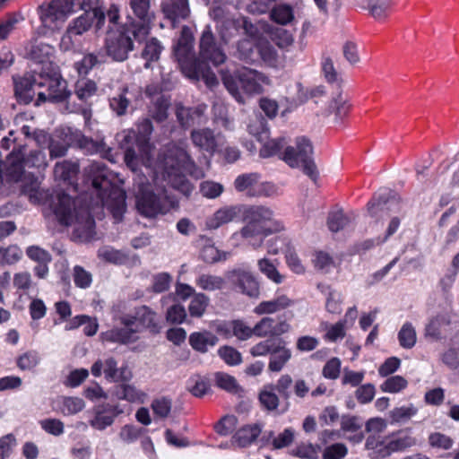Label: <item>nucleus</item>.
<instances>
[{
  "label": "nucleus",
  "mask_w": 459,
  "mask_h": 459,
  "mask_svg": "<svg viewBox=\"0 0 459 459\" xmlns=\"http://www.w3.org/2000/svg\"><path fill=\"white\" fill-rule=\"evenodd\" d=\"M123 327H114L102 333L103 340L119 344H129L139 340V333L144 331L156 335L161 331L159 315L146 305L134 307L133 314L119 318Z\"/></svg>",
  "instance_id": "nucleus-1"
},
{
  "label": "nucleus",
  "mask_w": 459,
  "mask_h": 459,
  "mask_svg": "<svg viewBox=\"0 0 459 459\" xmlns=\"http://www.w3.org/2000/svg\"><path fill=\"white\" fill-rule=\"evenodd\" d=\"M85 178L91 182L101 202L111 213L116 222L123 220L126 211V192L112 183V173L108 166L100 161L91 162L84 170Z\"/></svg>",
  "instance_id": "nucleus-2"
},
{
  "label": "nucleus",
  "mask_w": 459,
  "mask_h": 459,
  "mask_svg": "<svg viewBox=\"0 0 459 459\" xmlns=\"http://www.w3.org/2000/svg\"><path fill=\"white\" fill-rule=\"evenodd\" d=\"M295 143V147L288 146L281 152L286 144L284 137L268 140L260 148L259 156L265 159L279 155L290 167H302L304 174L316 182L318 178V171L312 159L313 146L310 140L305 136H300L296 139Z\"/></svg>",
  "instance_id": "nucleus-3"
},
{
  "label": "nucleus",
  "mask_w": 459,
  "mask_h": 459,
  "mask_svg": "<svg viewBox=\"0 0 459 459\" xmlns=\"http://www.w3.org/2000/svg\"><path fill=\"white\" fill-rule=\"evenodd\" d=\"M59 225H74L72 238L75 241L93 239L96 225L91 204L83 196L72 198L59 191Z\"/></svg>",
  "instance_id": "nucleus-4"
},
{
  "label": "nucleus",
  "mask_w": 459,
  "mask_h": 459,
  "mask_svg": "<svg viewBox=\"0 0 459 459\" xmlns=\"http://www.w3.org/2000/svg\"><path fill=\"white\" fill-rule=\"evenodd\" d=\"M242 216L246 225L232 238H240L254 247H260L264 238L285 229L282 221L273 219V212L263 205L244 206Z\"/></svg>",
  "instance_id": "nucleus-5"
},
{
  "label": "nucleus",
  "mask_w": 459,
  "mask_h": 459,
  "mask_svg": "<svg viewBox=\"0 0 459 459\" xmlns=\"http://www.w3.org/2000/svg\"><path fill=\"white\" fill-rule=\"evenodd\" d=\"M30 55L35 61L41 64V74L49 78L48 89L38 93L36 105L46 101L56 103L57 101V78L56 77L57 64L55 47L46 42H39L32 47Z\"/></svg>",
  "instance_id": "nucleus-6"
},
{
  "label": "nucleus",
  "mask_w": 459,
  "mask_h": 459,
  "mask_svg": "<svg viewBox=\"0 0 459 459\" xmlns=\"http://www.w3.org/2000/svg\"><path fill=\"white\" fill-rule=\"evenodd\" d=\"M61 86V76L59 75V87ZM98 92V85L95 81L89 78L78 79L74 84V94L81 101L80 104H70L68 101L71 92L59 89V106L65 102V109L69 113L80 114L84 119L86 126H90L92 117V104L89 100Z\"/></svg>",
  "instance_id": "nucleus-7"
},
{
  "label": "nucleus",
  "mask_w": 459,
  "mask_h": 459,
  "mask_svg": "<svg viewBox=\"0 0 459 459\" xmlns=\"http://www.w3.org/2000/svg\"><path fill=\"white\" fill-rule=\"evenodd\" d=\"M417 440L411 436V429H399L388 436L369 435L365 446L372 450L377 457L385 458L393 453L403 451L415 446Z\"/></svg>",
  "instance_id": "nucleus-8"
},
{
  "label": "nucleus",
  "mask_w": 459,
  "mask_h": 459,
  "mask_svg": "<svg viewBox=\"0 0 459 459\" xmlns=\"http://www.w3.org/2000/svg\"><path fill=\"white\" fill-rule=\"evenodd\" d=\"M132 15L126 17V26L134 31V39L138 43H143L152 30L156 20V13L152 7L151 0H129Z\"/></svg>",
  "instance_id": "nucleus-9"
},
{
  "label": "nucleus",
  "mask_w": 459,
  "mask_h": 459,
  "mask_svg": "<svg viewBox=\"0 0 459 459\" xmlns=\"http://www.w3.org/2000/svg\"><path fill=\"white\" fill-rule=\"evenodd\" d=\"M21 194L28 196L32 204H41L43 206V214L46 218L57 221V204H56V195L40 187L38 178L32 174L27 173L18 183Z\"/></svg>",
  "instance_id": "nucleus-10"
},
{
  "label": "nucleus",
  "mask_w": 459,
  "mask_h": 459,
  "mask_svg": "<svg viewBox=\"0 0 459 459\" xmlns=\"http://www.w3.org/2000/svg\"><path fill=\"white\" fill-rule=\"evenodd\" d=\"M135 204L139 213L146 218H155L159 214H166L178 206V202L165 192L155 194L145 186H142L136 196Z\"/></svg>",
  "instance_id": "nucleus-11"
},
{
  "label": "nucleus",
  "mask_w": 459,
  "mask_h": 459,
  "mask_svg": "<svg viewBox=\"0 0 459 459\" xmlns=\"http://www.w3.org/2000/svg\"><path fill=\"white\" fill-rule=\"evenodd\" d=\"M262 74L255 70L243 67L234 74L224 75L223 84L230 93L238 100L241 98V91L247 94H258L263 91L261 85Z\"/></svg>",
  "instance_id": "nucleus-12"
},
{
  "label": "nucleus",
  "mask_w": 459,
  "mask_h": 459,
  "mask_svg": "<svg viewBox=\"0 0 459 459\" xmlns=\"http://www.w3.org/2000/svg\"><path fill=\"white\" fill-rule=\"evenodd\" d=\"M195 168V164L190 155L184 150H178L176 153V164L167 166L165 172L169 182L175 189L188 195L193 190V186L185 173L192 175Z\"/></svg>",
  "instance_id": "nucleus-13"
},
{
  "label": "nucleus",
  "mask_w": 459,
  "mask_h": 459,
  "mask_svg": "<svg viewBox=\"0 0 459 459\" xmlns=\"http://www.w3.org/2000/svg\"><path fill=\"white\" fill-rule=\"evenodd\" d=\"M133 31L126 23L120 25L116 30L109 31L105 41L108 56L117 62L127 59L128 54L134 48Z\"/></svg>",
  "instance_id": "nucleus-14"
},
{
  "label": "nucleus",
  "mask_w": 459,
  "mask_h": 459,
  "mask_svg": "<svg viewBox=\"0 0 459 459\" xmlns=\"http://www.w3.org/2000/svg\"><path fill=\"white\" fill-rule=\"evenodd\" d=\"M96 20V27L100 29L105 23V13L101 9H94L93 13L84 12L79 17L74 19L69 24L65 33L62 36L59 47L68 50L74 45L73 38L81 36L88 31Z\"/></svg>",
  "instance_id": "nucleus-15"
},
{
  "label": "nucleus",
  "mask_w": 459,
  "mask_h": 459,
  "mask_svg": "<svg viewBox=\"0 0 459 459\" xmlns=\"http://www.w3.org/2000/svg\"><path fill=\"white\" fill-rule=\"evenodd\" d=\"M227 278L239 293L250 299L259 298L260 282L250 271L241 268L233 269L227 273Z\"/></svg>",
  "instance_id": "nucleus-16"
},
{
  "label": "nucleus",
  "mask_w": 459,
  "mask_h": 459,
  "mask_svg": "<svg viewBox=\"0 0 459 459\" xmlns=\"http://www.w3.org/2000/svg\"><path fill=\"white\" fill-rule=\"evenodd\" d=\"M199 58L205 62H211L214 65H220L226 60V55L217 45L215 37L210 26L204 30L199 42Z\"/></svg>",
  "instance_id": "nucleus-17"
},
{
  "label": "nucleus",
  "mask_w": 459,
  "mask_h": 459,
  "mask_svg": "<svg viewBox=\"0 0 459 459\" xmlns=\"http://www.w3.org/2000/svg\"><path fill=\"white\" fill-rule=\"evenodd\" d=\"M153 131L152 123L150 118H143L136 124L135 130L127 132L124 142L130 143L134 140L138 152L143 156H149L152 151L150 143L151 135Z\"/></svg>",
  "instance_id": "nucleus-18"
},
{
  "label": "nucleus",
  "mask_w": 459,
  "mask_h": 459,
  "mask_svg": "<svg viewBox=\"0 0 459 459\" xmlns=\"http://www.w3.org/2000/svg\"><path fill=\"white\" fill-rule=\"evenodd\" d=\"M291 325L286 319L264 316L255 323L254 331L255 337L273 339L289 333Z\"/></svg>",
  "instance_id": "nucleus-19"
},
{
  "label": "nucleus",
  "mask_w": 459,
  "mask_h": 459,
  "mask_svg": "<svg viewBox=\"0 0 459 459\" xmlns=\"http://www.w3.org/2000/svg\"><path fill=\"white\" fill-rule=\"evenodd\" d=\"M102 371L107 380L109 381H128L130 380L132 374L125 368H117V362L113 357L107 358L105 360H96L91 368V372L95 377L101 376Z\"/></svg>",
  "instance_id": "nucleus-20"
},
{
  "label": "nucleus",
  "mask_w": 459,
  "mask_h": 459,
  "mask_svg": "<svg viewBox=\"0 0 459 459\" xmlns=\"http://www.w3.org/2000/svg\"><path fill=\"white\" fill-rule=\"evenodd\" d=\"M174 53L181 71L185 70L186 65L189 66L194 61L199 59L194 53V36L189 27L183 26Z\"/></svg>",
  "instance_id": "nucleus-21"
},
{
  "label": "nucleus",
  "mask_w": 459,
  "mask_h": 459,
  "mask_svg": "<svg viewBox=\"0 0 459 459\" xmlns=\"http://www.w3.org/2000/svg\"><path fill=\"white\" fill-rule=\"evenodd\" d=\"M23 162V149L20 147L13 150L6 159L4 169L0 171V178L3 181L18 184L25 173Z\"/></svg>",
  "instance_id": "nucleus-22"
},
{
  "label": "nucleus",
  "mask_w": 459,
  "mask_h": 459,
  "mask_svg": "<svg viewBox=\"0 0 459 459\" xmlns=\"http://www.w3.org/2000/svg\"><path fill=\"white\" fill-rule=\"evenodd\" d=\"M296 301L287 294L276 291L274 297L268 300H263L253 309L256 316H269L284 311L294 306Z\"/></svg>",
  "instance_id": "nucleus-23"
},
{
  "label": "nucleus",
  "mask_w": 459,
  "mask_h": 459,
  "mask_svg": "<svg viewBox=\"0 0 459 459\" xmlns=\"http://www.w3.org/2000/svg\"><path fill=\"white\" fill-rule=\"evenodd\" d=\"M260 178L257 172L243 173L234 180V187L238 192H246L250 197L260 196L270 186L269 183H263L257 188Z\"/></svg>",
  "instance_id": "nucleus-24"
},
{
  "label": "nucleus",
  "mask_w": 459,
  "mask_h": 459,
  "mask_svg": "<svg viewBox=\"0 0 459 459\" xmlns=\"http://www.w3.org/2000/svg\"><path fill=\"white\" fill-rule=\"evenodd\" d=\"M244 205H225L218 209L205 221L208 230H217L218 228L232 222L242 215Z\"/></svg>",
  "instance_id": "nucleus-25"
},
{
  "label": "nucleus",
  "mask_w": 459,
  "mask_h": 459,
  "mask_svg": "<svg viewBox=\"0 0 459 459\" xmlns=\"http://www.w3.org/2000/svg\"><path fill=\"white\" fill-rule=\"evenodd\" d=\"M182 73L189 79L199 81L202 79L209 87L218 84V80L208 63L200 58L194 61L191 65L185 66Z\"/></svg>",
  "instance_id": "nucleus-26"
},
{
  "label": "nucleus",
  "mask_w": 459,
  "mask_h": 459,
  "mask_svg": "<svg viewBox=\"0 0 459 459\" xmlns=\"http://www.w3.org/2000/svg\"><path fill=\"white\" fill-rule=\"evenodd\" d=\"M39 17L42 23L40 33L54 35L57 30V0H51L39 6Z\"/></svg>",
  "instance_id": "nucleus-27"
},
{
  "label": "nucleus",
  "mask_w": 459,
  "mask_h": 459,
  "mask_svg": "<svg viewBox=\"0 0 459 459\" xmlns=\"http://www.w3.org/2000/svg\"><path fill=\"white\" fill-rule=\"evenodd\" d=\"M161 10L173 26L181 20L187 19L190 14L188 0H165L161 4Z\"/></svg>",
  "instance_id": "nucleus-28"
},
{
  "label": "nucleus",
  "mask_w": 459,
  "mask_h": 459,
  "mask_svg": "<svg viewBox=\"0 0 459 459\" xmlns=\"http://www.w3.org/2000/svg\"><path fill=\"white\" fill-rule=\"evenodd\" d=\"M292 357V351L287 347V343L283 339H277L275 348L270 354L268 362V370L270 372L281 371Z\"/></svg>",
  "instance_id": "nucleus-29"
},
{
  "label": "nucleus",
  "mask_w": 459,
  "mask_h": 459,
  "mask_svg": "<svg viewBox=\"0 0 459 459\" xmlns=\"http://www.w3.org/2000/svg\"><path fill=\"white\" fill-rule=\"evenodd\" d=\"M218 333H222L229 336L230 333L239 341H247L252 336H255V326L250 327L242 319H235L229 323V325H220L216 328Z\"/></svg>",
  "instance_id": "nucleus-30"
},
{
  "label": "nucleus",
  "mask_w": 459,
  "mask_h": 459,
  "mask_svg": "<svg viewBox=\"0 0 459 459\" xmlns=\"http://www.w3.org/2000/svg\"><path fill=\"white\" fill-rule=\"evenodd\" d=\"M121 413H123V410L118 404H105L96 412L94 418L91 420V426L99 430L105 429Z\"/></svg>",
  "instance_id": "nucleus-31"
},
{
  "label": "nucleus",
  "mask_w": 459,
  "mask_h": 459,
  "mask_svg": "<svg viewBox=\"0 0 459 459\" xmlns=\"http://www.w3.org/2000/svg\"><path fill=\"white\" fill-rule=\"evenodd\" d=\"M191 140L195 146L212 155L218 147L216 136L209 128L195 129L191 132Z\"/></svg>",
  "instance_id": "nucleus-32"
},
{
  "label": "nucleus",
  "mask_w": 459,
  "mask_h": 459,
  "mask_svg": "<svg viewBox=\"0 0 459 459\" xmlns=\"http://www.w3.org/2000/svg\"><path fill=\"white\" fill-rule=\"evenodd\" d=\"M218 342L217 335L208 330L193 332L188 337L189 345L200 353H206L209 348L214 347Z\"/></svg>",
  "instance_id": "nucleus-33"
},
{
  "label": "nucleus",
  "mask_w": 459,
  "mask_h": 459,
  "mask_svg": "<svg viewBox=\"0 0 459 459\" xmlns=\"http://www.w3.org/2000/svg\"><path fill=\"white\" fill-rule=\"evenodd\" d=\"M14 92L20 103L29 104L34 97L33 85L35 82L34 76L25 74L22 77H14Z\"/></svg>",
  "instance_id": "nucleus-34"
},
{
  "label": "nucleus",
  "mask_w": 459,
  "mask_h": 459,
  "mask_svg": "<svg viewBox=\"0 0 459 459\" xmlns=\"http://www.w3.org/2000/svg\"><path fill=\"white\" fill-rule=\"evenodd\" d=\"M113 394L117 399L131 403H143L147 396L145 392L126 383L116 385Z\"/></svg>",
  "instance_id": "nucleus-35"
},
{
  "label": "nucleus",
  "mask_w": 459,
  "mask_h": 459,
  "mask_svg": "<svg viewBox=\"0 0 459 459\" xmlns=\"http://www.w3.org/2000/svg\"><path fill=\"white\" fill-rule=\"evenodd\" d=\"M100 0H59V16L70 15L79 10H84L93 13L97 7Z\"/></svg>",
  "instance_id": "nucleus-36"
},
{
  "label": "nucleus",
  "mask_w": 459,
  "mask_h": 459,
  "mask_svg": "<svg viewBox=\"0 0 459 459\" xmlns=\"http://www.w3.org/2000/svg\"><path fill=\"white\" fill-rule=\"evenodd\" d=\"M82 134L68 126L59 127V157L65 154L68 147H77Z\"/></svg>",
  "instance_id": "nucleus-37"
},
{
  "label": "nucleus",
  "mask_w": 459,
  "mask_h": 459,
  "mask_svg": "<svg viewBox=\"0 0 459 459\" xmlns=\"http://www.w3.org/2000/svg\"><path fill=\"white\" fill-rule=\"evenodd\" d=\"M258 401L263 410L274 411L280 405V398L276 394L273 384H267L263 386L258 394Z\"/></svg>",
  "instance_id": "nucleus-38"
},
{
  "label": "nucleus",
  "mask_w": 459,
  "mask_h": 459,
  "mask_svg": "<svg viewBox=\"0 0 459 459\" xmlns=\"http://www.w3.org/2000/svg\"><path fill=\"white\" fill-rule=\"evenodd\" d=\"M261 429L256 424L240 428L233 436L234 443L239 447L250 446L260 435Z\"/></svg>",
  "instance_id": "nucleus-39"
},
{
  "label": "nucleus",
  "mask_w": 459,
  "mask_h": 459,
  "mask_svg": "<svg viewBox=\"0 0 459 459\" xmlns=\"http://www.w3.org/2000/svg\"><path fill=\"white\" fill-rule=\"evenodd\" d=\"M294 18L293 8L287 4H276L270 13L271 21L280 25H287L290 23Z\"/></svg>",
  "instance_id": "nucleus-40"
},
{
  "label": "nucleus",
  "mask_w": 459,
  "mask_h": 459,
  "mask_svg": "<svg viewBox=\"0 0 459 459\" xmlns=\"http://www.w3.org/2000/svg\"><path fill=\"white\" fill-rule=\"evenodd\" d=\"M59 169L61 171L59 179H62L64 182H67L68 185L76 188L78 174L80 171L78 162L64 160L63 162H59Z\"/></svg>",
  "instance_id": "nucleus-41"
},
{
  "label": "nucleus",
  "mask_w": 459,
  "mask_h": 459,
  "mask_svg": "<svg viewBox=\"0 0 459 459\" xmlns=\"http://www.w3.org/2000/svg\"><path fill=\"white\" fill-rule=\"evenodd\" d=\"M311 263L316 271L325 273H329L332 268L335 267L333 257L324 250H315L312 253Z\"/></svg>",
  "instance_id": "nucleus-42"
},
{
  "label": "nucleus",
  "mask_w": 459,
  "mask_h": 459,
  "mask_svg": "<svg viewBox=\"0 0 459 459\" xmlns=\"http://www.w3.org/2000/svg\"><path fill=\"white\" fill-rule=\"evenodd\" d=\"M362 423L359 418L354 415H343L341 421V429L343 432L355 433L352 440L354 442H361L364 435L361 431Z\"/></svg>",
  "instance_id": "nucleus-43"
},
{
  "label": "nucleus",
  "mask_w": 459,
  "mask_h": 459,
  "mask_svg": "<svg viewBox=\"0 0 459 459\" xmlns=\"http://www.w3.org/2000/svg\"><path fill=\"white\" fill-rule=\"evenodd\" d=\"M397 339L402 348L412 349L417 342V333L411 322L404 323L398 332Z\"/></svg>",
  "instance_id": "nucleus-44"
},
{
  "label": "nucleus",
  "mask_w": 459,
  "mask_h": 459,
  "mask_svg": "<svg viewBox=\"0 0 459 459\" xmlns=\"http://www.w3.org/2000/svg\"><path fill=\"white\" fill-rule=\"evenodd\" d=\"M127 93L128 87L123 86L117 95L113 96L108 100L109 108L118 117L126 115L130 105V100L126 97Z\"/></svg>",
  "instance_id": "nucleus-45"
},
{
  "label": "nucleus",
  "mask_w": 459,
  "mask_h": 459,
  "mask_svg": "<svg viewBox=\"0 0 459 459\" xmlns=\"http://www.w3.org/2000/svg\"><path fill=\"white\" fill-rule=\"evenodd\" d=\"M145 45L142 51V57L146 61L145 67H149L150 63L159 60L160 53L163 49L160 41L156 38L144 40Z\"/></svg>",
  "instance_id": "nucleus-46"
},
{
  "label": "nucleus",
  "mask_w": 459,
  "mask_h": 459,
  "mask_svg": "<svg viewBox=\"0 0 459 459\" xmlns=\"http://www.w3.org/2000/svg\"><path fill=\"white\" fill-rule=\"evenodd\" d=\"M257 266L259 271L273 282L280 284L284 281V275L278 271L276 265L270 259L265 257L259 259Z\"/></svg>",
  "instance_id": "nucleus-47"
},
{
  "label": "nucleus",
  "mask_w": 459,
  "mask_h": 459,
  "mask_svg": "<svg viewBox=\"0 0 459 459\" xmlns=\"http://www.w3.org/2000/svg\"><path fill=\"white\" fill-rule=\"evenodd\" d=\"M209 302L210 299L204 293H195L188 305L189 315L192 317H202L209 306Z\"/></svg>",
  "instance_id": "nucleus-48"
},
{
  "label": "nucleus",
  "mask_w": 459,
  "mask_h": 459,
  "mask_svg": "<svg viewBox=\"0 0 459 459\" xmlns=\"http://www.w3.org/2000/svg\"><path fill=\"white\" fill-rule=\"evenodd\" d=\"M195 283L204 290L214 291L221 290L225 281L221 276L203 273L197 277Z\"/></svg>",
  "instance_id": "nucleus-49"
},
{
  "label": "nucleus",
  "mask_w": 459,
  "mask_h": 459,
  "mask_svg": "<svg viewBox=\"0 0 459 459\" xmlns=\"http://www.w3.org/2000/svg\"><path fill=\"white\" fill-rule=\"evenodd\" d=\"M368 9L376 20L382 21L391 13L392 4L388 0H370Z\"/></svg>",
  "instance_id": "nucleus-50"
},
{
  "label": "nucleus",
  "mask_w": 459,
  "mask_h": 459,
  "mask_svg": "<svg viewBox=\"0 0 459 459\" xmlns=\"http://www.w3.org/2000/svg\"><path fill=\"white\" fill-rule=\"evenodd\" d=\"M284 258L287 266L292 273L296 274L305 273L306 268L292 245L285 249Z\"/></svg>",
  "instance_id": "nucleus-51"
},
{
  "label": "nucleus",
  "mask_w": 459,
  "mask_h": 459,
  "mask_svg": "<svg viewBox=\"0 0 459 459\" xmlns=\"http://www.w3.org/2000/svg\"><path fill=\"white\" fill-rule=\"evenodd\" d=\"M215 384L216 385L231 394H238L240 390V386L238 384L237 380L234 377L224 373V372H217L215 374Z\"/></svg>",
  "instance_id": "nucleus-52"
},
{
  "label": "nucleus",
  "mask_w": 459,
  "mask_h": 459,
  "mask_svg": "<svg viewBox=\"0 0 459 459\" xmlns=\"http://www.w3.org/2000/svg\"><path fill=\"white\" fill-rule=\"evenodd\" d=\"M320 452L321 446L319 445L300 443L292 450V455L301 459H318Z\"/></svg>",
  "instance_id": "nucleus-53"
},
{
  "label": "nucleus",
  "mask_w": 459,
  "mask_h": 459,
  "mask_svg": "<svg viewBox=\"0 0 459 459\" xmlns=\"http://www.w3.org/2000/svg\"><path fill=\"white\" fill-rule=\"evenodd\" d=\"M22 252L17 245L0 247V265L13 264L22 258Z\"/></svg>",
  "instance_id": "nucleus-54"
},
{
  "label": "nucleus",
  "mask_w": 459,
  "mask_h": 459,
  "mask_svg": "<svg viewBox=\"0 0 459 459\" xmlns=\"http://www.w3.org/2000/svg\"><path fill=\"white\" fill-rule=\"evenodd\" d=\"M317 289L324 294L327 295L325 308L329 313L340 314L342 311L341 302L335 298V293L332 290L330 285H325L323 283L317 284Z\"/></svg>",
  "instance_id": "nucleus-55"
},
{
  "label": "nucleus",
  "mask_w": 459,
  "mask_h": 459,
  "mask_svg": "<svg viewBox=\"0 0 459 459\" xmlns=\"http://www.w3.org/2000/svg\"><path fill=\"white\" fill-rule=\"evenodd\" d=\"M408 385V381L402 376L396 375L387 377L380 385V389L385 393L396 394L404 390Z\"/></svg>",
  "instance_id": "nucleus-56"
},
{
  "label": "nucleus",
  "mask_w": 459,
  "mask_h": 459,
  "mask_svg": "<svg viewBox=\"0 0 459 459\" xmlns=\"http://www.w3.org/2000/svg\"><path fill=\"white\" fill-rule=\"evenodd\" d=\"M218 355L229 366H236L242 362L241 353L232 346H221L218 350Z\"/></svg>",
  "instance_id": "nucleus-57"
},
{
  "label": "nucleus",
  "mask_w": 459,
  "mask_h": 459,
  "mask_svg": "<svg viewBox=\"0 0 459 459\" xmlns=\"http://www.w3.org/2000/svg\"><path fill=\"white\" fill-rule=\"evenodd\" d=\"M321 68L324 77L328 83H337L340 85L342 79L340 78L331 57L325 56L322 59Z\"/></svg>",
  "instance_id": "nucleus-58"
},
{
  "label": "nucleus",
  "mask_w": 459,
  "mask_h": 459,
  "mask_svg": "<svg viewBox=\"0 0 459 459\" xmlns=\"http://www.w3.org/2000/svg\"><path fill=\"white\" fill-rule=\"evenodd\" d=\"M350 220L342 210L331 212L327 218V226L332 232L342 230Z\"/></svg>",
  "instance_id": "nucleus-59"
},
{
  "label": "nucleus",
  "mask_w": 459,
  "mask_h": 459,
  "mask_svg": "<svg viewBox=\"0 0 459 459\" xmlns=\"http://www.w3.org/2000/svg\"><path fill=\"white\" fill-rule=\"evenodd\" d=\"M277 343V339H265L253 345L249 353L252 357H265L270 355Z\"/></svg>",
  "instance_id": "nucleus-60"
},
{
  "label": "nucleus",
  "mask_w": 459,
  "mask_h": 459,
  "mask_svg": "<svg viewBox=\"0 0 459 459\" xmlns=\"http://www.w3.org/2000/svg\"><path fill=\"white\" fill-rule=\"evenodd\" d=\"M237 425L238 418L235 415H225L215 424L214 429L221 436H228L236 429Z\"/></svg>",
  "instance_id": "nucleus-61"
},
{
  "label": "nucleus",
  "mask_w": 459,
  "mask_h": 459,
  "mask_svg": "<svg viewBox=\"0 0 459 459\" xmlns=\"http://www.w3.org/2000/svg\"><path fill=\"white\" fill-rule=\"evenodd\" d=\"M166 320L172 325H181L186 318V311L181 304H174L166 311Z\"/></svg>",
  "instance_id": "nucleus-62"
},
{
  "label": "nucleus",
  "mask_w": 459,
  "mask_h": 459,
  "mask_svg": "<svg viewBox=\"0 0 459 459\" xmlns=\"http://www.w3.org/2000/svg\"><path fill=\"white\" fill-rule=\"evenodd\" d=\"M248 132L258 142H263L269 137V127L264 118L257 119L248 125Z\"/></svg>",
  "instance_id": "nucleus-63"
},
{
  "label": "nucleus",
  "mask_w": 459,
  "mask_h": 459,
  "mask_svg": "<svg viewBox=\"0 0 459 459\" xmlns=\"http://www.w3.org/2000/svg\"><path fill=\"white\" fill-rule=\"evenodd\" d=\"M348 453L347 446L342 443L326 446L322 452L323 459H342Z\"/></svg>",
  "instance_id": "nucleus-64"
}]
</instances>
